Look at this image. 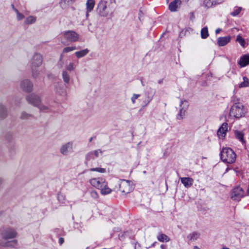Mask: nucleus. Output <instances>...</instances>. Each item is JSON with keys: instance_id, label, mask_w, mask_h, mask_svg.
<instances>
[{"instance_id": "f257e3e1", "label": "nucleus", "mask_w": 249, "mask_h": 249, "mask_svg": "<svg viewBox=\"0 0 249 249\" xmlns=\"http://www.w3.org/2000/svg\"><path fill=\"white\" fill-rule=\"evenodd\" d=\"M238 99H235L233 97L232 101L233 102V105L231 106L230 111V115L231 117L235 118H240L244 117L246 113V109L244 107L242 103L238 102Z\"/></svg>"}, {"instance_id": "f03ea898", "label": "nucleus", "mask_w": 249, "mask_h": 249, "mask_svg": "<svg viewBox=\"0 0 249 249\" xmlns=\"http://www.w3.org/2000/svg\"><path fill=\"white\" fill-rule=\"evenodd\" d=\"M220 157L223 162L228 164L234 163L236 159V154L229 147H223L220 153Z\"/></svg>"}, {"instance_id": "7ed1b4c3", "label": "nucleus", "mask_w": 249, "mask_h": 249, "mask_svg": "<svg viewBox=\"0 0 249 249\" xmlns=\"http://www.w3.org/2000/svg\"><path fill=\"white\" fill-rule=\"evenodd\" d=\"M97 12L100 16L106 17L111 16L113 13V10L107 1L101 0L98 4Z\"/></svg>"}, {"instance_id": "20e7f679", "label": "nucleus", "mask_w": 249, "mask_h": 249, "mask_svg": "<svg viewBox=\"0 0 249 249\" xmlns=\"http://www.w3.org/2000/svg\"><path fill=\"white\" fill-rule=\"evenodd\" d=\"M73 142L72 141L68 142L63 144L59 149L60 153L64 156H67L73 152Z\"/></svg>"}, {"instance_id": "39448f33", "label": "nucleus", "mask_w": 249, "mask_h": 249, "mask_svg": "<svg viewBox=\"0 0 249 249\" xmlns=\"http://www.w3.org/2000/svg\"><path fill=\"white\" fill-rule=\"evenodd\" d=\"M61 35L65 39L71 42H76L79 38L78 34L73 31H64Z\"/></svg>"}, {"instance_id": "423d86ee", "label": "nucleus", "mask_w": 249, "mask_h": 249, "mask_svg": "<svg viewBox=\"0 0 249 249\" xmlns=\"http://www.w3.org/2000/svg\"><path fill=\"white\" fill-rule=\"evenodd\" d=\"M189 103L186 100H181L179 104V112L177 115V120H182L185 117V113L188 108Z\"/></svg>"}, {"instance_id": "0eeeda50", "label": "nucleus", "mask_w": 249, "mask_h": 249, "mask_svg": "<svg viewBox=\"0 0 249 249\" xmlns=\"http://www.w3.org/2000/svg\"><path fill=\"white\" fill-rule=\"evenodd\" d=\"M133 186L130 181L126 180H122L119 183V190L120 192L124 194H128L133 190Z\"/></svg>"}, {"instance_id": "6e6552de", "label": "nucleus", "mask_w": 249, "mask_h": 249, "mask_svg": "<svg viewBox=\"0 0 249 249\" xmlns=\"http://www.w3.org/2000/svg\"><path fill=\"white\" fill-rule=\"evenodd\" d=\"M26 99L29 104L36 107L42 102L40 97L35 93H31L27 95Z\"/></svg>"}, {"instance_id": "1a4fd4ad", "label": "nucleus", "mask_w": 249, "mask_h": 249, "mask_svg": "<svg viewBox=\"0 0 249 249\" xmlns=\"http://www.w3.org/2000/svg\"><path fill=\"white\" fill-rule=\"evenodd\" d=\"M243 189L240 187L233 188L231 194V198L234 201H239L244 196Z\"/></svg>"}, {"instance_id": "9d476101", "label": "nucleus", "mask_w": 249, "mask_h": 249, "mask_svg": "<svg viewBox=\"0 0 249 249\" xmlns=\"http://www.w3.org/2000/svg\"><path fill=\"white\" fill-rule=\"evenodd\" d=\"M1 234L3 239L8 240L15 238L17 232L14 229L7 228L1 231Z\"/></svg>"}, {"instance_id": "9b49d317", "label": "nucleus", "mask_w": 249, "mask_h": 249, "mask_svg": "<svg viewBox=\"0 0 249 249\" xmlns=\"http://www.w3.org/2000/svg\"><path fill=\"white\" fill-rule=\"evenodd\" d=\"M42 56L39 53H35L31 60V68H38L42 63Z\"/></svg>"}, {"instance_id": "f8f14e48", "label": "nucleus", "mask_w": 249, "mask_h": 249, "mask_svg": "<svg viewBox=\"0 0 249 249\" xmlns=\"http://www.w3.org/2000/svg\"><path fill=\"white\" fill-rule=\"evenodd\" d=\"M106 180L102 178H93L89 180V183L93 187L100 189L102 186L106 185Z\"/></svg>"}, {"instance_id": "ddd939ff", "label": "nucleus", "mask_w": 249, "mask_h": 249, "mask_svg": "<svg viewBox=\"0 0 249 249\" xmlns=\"http://www.w3.org/2000/svg\"><path fill=\"white\" fill-rule=\"evenodd\" d=\"M33 84L29 79L22 80L20 83L21 89L26 92H30L33 90Z\"/></svg>"}, {"instance_id": "4468645a", "label": "nucleus", "mask_w": 249, "mask_h": 249, "mask_svg": "<svg viewBox=\"0 0 249 249\" xmlns=\"http://www.w3.org/2000/svg\"><path fill=\"white\" fill-rule=\"evenodd\" d=\"M228 131V124L225 122L222 124L217 130V134L219 139H223Z\"/></svg>"}, {"instance_id": "2eb2a0df", "label": "nucleus", "mask_w": 249, "mask_h": 249, "mask_svg": "<svg viewBox=\"0 0 249 249\" xmlns=\"http://www.w3.org/2000/svg\"><path fill=\"white\" fill-rule=\"evenodd\" d=\"M222 1L223 0H204L203 6L207 8H209L221 3Z\"/></svg>"}, {"instance_id": "dca6fc26", "label": "nucleus", "mask_w": 249, "mask_h": 249, "mask_svg": "<svg viewBox=\"0 0 249 249\" xmlns=\"http://www.w3.org/2000/svg\"><path fill=\"white\" fill-rule=\"evenodd\" d=\"M231 40V36H230L219 37L217 38V44L219 46H224L227 45Z\"/></svg>"}, {"instance_id": "f3484780", "label": "nucleus", "mask_w": 249, "mask_h": 249, "mask_svg": "<svg viewBox=\"0 0 249 249\" xmlns=\"http://www.w3.org/2000/svg\"><path fill=\"white\" fill-rule=\"evenodd\" d=\"M181 4V1L180 0H174L171 2L169 5V9L171 12H176L179 6Z\"/></svg>"}, {"instance_id": "a211bd4d", "label": "nucleus", "mask_w": 249, "mask_h": 249, "mask_svg": "<svg viewBox=\"0 0 249 249\" xmlns=\"http://www.w3.org/2000/svg\"><path fill=\"white\" fill-rule=\"evenodd\" d=\"M95 5V0H88L86 2V17L89 15V13L92 11Z\"/></svg>"}, {"instance_id": "6ab92c4d", "label": "nucleus", "mask_w": 249, "mask_h": 249, "mask_svg": "<svg viewBox=\"0 0 249 249\" xmlns=\"http://www.w3.org/2000/svg\"><path fill=\"white\" fill-rule=\"evenodd\" d=\"M181 182L184 185L186 188L190 187L193 184L194 180L191 178H181Z\"/></svg>"}, {"instance_id": "aec40b11", "label": "nucleus", "mask_w": 249, "mask_h": 249, "mask_svg": "<svg viewBox=\"0 0 249 249\" xmlns=\"http://www.w3.org/2000/svg\"><path fill=\"white\" fill-rule=\"evenodd\" d=\"M238 64L241 67H244L249 64V54H245L240 59Z\"/></svg>"}, {"instance_id": "412c9836", "label": "nucleus", "mask_w": 249, "mask_h": 249, "mask_svg": "<svg viewBox=\"0 0 249 249\" xmlns=\"http://www.w3.org/2000/svg\"><path fill=\"white\" fill-rule=\"evenodd\" d=\"M53 106L50 105L49 106L43 105L42 104V102L40 105L37 106V108L39 109V110L41 112H45V113H49L53 111L52 109Z\"/></svg>"}, {"instance_id": "4be33fe9", "label": "nucleus", "mask_w": 249, "mask_h": 249, "mask_svg": "<svg viewBox=\"0 0 249 249\" xmlns=\"http://www.w3.org/2000/svg\"><path fill=\"white\" fill-rule=\"evenodd\" d=\"M234 136L240 142H241L243 144L245 143V140L244 139V134L242 131L235 130L234 132Z\"/></svg>"}, {"instance_id": "5701e85b", "label": "nucleus", "mask_w": 249, "mask_h": 249, "mask_svg": "<svg viewBox=\"0 0 249 249\" xmlns=\"http://www.w3.org/2000/svg\"><path fill=\"white\" fill-rule=\"evenodd\" d=\"M56 92L60 95L65 96L66 94V89L62 84H58L55 87Z\"/></svg>"}, {"instance_id": "b1692460", "label": "nucleus", "mask_w": 249, "mask_h": 249, "mask_svg": "<svg viewBox=\"0 0 249 249\" xmlns=\"http://www.w3.org/2000/svg\"><path fill=\"white\" fill-rule=\"evenodd\" d=\"M7 115V110L5 106L0 104V119H3Z\"/></svg>"}, {"instance_id": "393cba45", "label": "nucleus", "mask_w": 249, "mask_h": 249, "mask_svg": "<svg viewBox=\"0 0 249 249\" xmlns=\"http://www.w3.org/2000/svg\"><path fill=\"white\" fill-rule=\"evenodd\" d=\"M200 233L196 231L193 232L189 234H188L187 236V238L189 239L190 241H194L196 240L200 237Z\"/></svg>"}, {"instance_id": "a878e982", "label": "nucleus", "mask_w": 249, "mask_h": 249, "mask_svg": "<svg viewBox=\"0 0 249 249\" xmlns=\"http://www.w3.org/2000/svg\"><path fill=\"white\" fill-rule=\"evenodd\" d=\"M157 239L160 242H169L170 241V238L165 234L161 232H159L157 236Z\"/></svg>"}, {"instance_id": "bb28decb", "label": "nucleus", "mask_w": 249, "mask_h": 249, "mask_svg": "<svg viewBox=\"0 0 249 249\" xmlns=\"http://www.w3.org/2000/svg\"><path fill=\"white\" fill-rule=\"evenodd\" d=\"M62 77L65 84H69L70 81V75L66 70H63L62 72Z\"/></svg>"}, {"instance_id": "cd10ccee", "label": "nucleus", "mask_w": 249, "mask_h": 249, "mask_svg": "<svg viewBox=\"0 0 249 249\" xmlns=\"http://www.w3.org/2000/svg\"><path fill=\"white\" fill-rule=\"evenodd\" d=\"M32 77L34 78H37L42 72V70H39L38 68H31Z\"/></svg>"}, {"instance_id": "c85d7f7f", "label": "nucleus", "mask_w": 249, "mask_h": 249, "mask_svg": "<svg viewBox=\"0 0 249 249\" xmlns=\"http://www.w3.org/2000/svg\"><path fill=\"white\" fill-rule=\"evenodd\" d=\"M20 118L22 120H31L34 118L33 114L27 113L26 111H22L21 113Z\"/></svg>"}, {"instance_id": "c756f323", "label": "nucleus", "mask_w": 249, "mask_h": 249, "mask_svg": "<svg viewBox=\"0 0 249 249\" xmlns=\"http://www.w3.org/2000/svg\"><path fill=\"white\" fill-rule=\"evenodd\" d=\"M0 245L2 247H12L16 248L17 245V241L14 240L10 242H6L4 243L0 242Z\"/></svg>"}, {"instance_id": "7c9ffc66", "label": "nucleus", "mask_w": 249, "mask_h": 249, "mask_svg": "<svg viewBox=\"0 0 249 249\" xmlns=\"http://www.w3.org/2000/svg\"><path fill=\"white\" fill-rule=\"evenodd\" d=\"M96 159V157L93 155L92 151H90L89 153H88L86 155V160H85V164H88L89 163L91 160H93Z\"/></svg>"}, {"instance_id": "2f4dec72", "label": "nucleus", "mask_w": 249, "mask_h": 249, "mask_svg": "<svg viewBox=\"0 0 249 249\" xmlns=\"http://www.w3.org/2000/svg\"><path fill=\"white\" fill-rule=\"evenodd\" d=\"M101 193L103 195H106L111 193L112 190L107 186V183L106 181V185L105 187H101Z\"/></svg>"}, {"instance_id": "473e14b6", "label": "nucleus", "mask_w": 249, "mask_h": 249, "mask_svg": "<svg viewBox=\"0 0 249 249\" xmlns=\"http://www.w3.org/2000/svg\"><path fill=\"white\" fill-rule=\"evenodd\" d=\"M89 52V50L88 49H85L75 52V55L78 58H80L86 55Z\"/></svg>"}, {"instance_id": "72a5a7b5", "label": "nucleus", "mask_w": 249, "mask_h": 249, "mask_svg": "<svg viewBox=\"0 0 249 249\" xmlns=\"http://www.w3.org/2000/svg\"><path fill=\"white\" fill-rule=\"evenodd\" d=\"M155 94V91L154 90L150 88L149 91H147L146 93V95L147 96V104H148L153 99L154 95Z\"/></svg>"}, {"instance_id": "f704fd0d", "label": "nucleus", "mask_w": 249, "mask_h": 249, "mask_svg": "<svg viewBox=\"0 0 249 249\" xmlns=\"http://www.w3.org/2000/svg\"><path fill=\"white\" fill-rule=\"evenodd\" d=\"M209 36L208 29L207 27L203 28L201 30V37L203 39H206Z\"/></svg>"}, {"instance_id": "c9c22d12", "label": "nucleus", "mask_w": 249, "mask_h": 249, "mask_svg": "<svg viewBox=\"0 0 249 249\" xmlns=\"http://www.w3.org/2000/svg\"><path fill=\"white\" fill-rule=\"evenodd\" d=\"M243 82L241 83L239 85V87L240 88H242L244 87H247L249 86V79L247 77H243Z\"/></svg>"}, {"instance_id": "e433bc0d", "label": "nucleus", "mask_w": 249, "mask_h": 249, "mask_svg": "<svg viewBox=\"0 0 249 249\" xmlns=\"http://www.w3.org/2000/svg\"><path fill=\"white\" fill-rule=\"evenodd\" d=\"M36 21V18L34 16H30L26 18L25 20V23L27 24H31L35 23Z\"/></svg>"}, {"instance_id": "4c0bfd02", "label": "nucleus", "mask_w": 249, "mask_h": 249, "mask_svg": "<svg viewBox=\"0 0 249 249\" xmlns=\"http://www.w3.org/2000/svg\"><path fill=\"white\" fill-rule=\"evenodd\" d=\"M236 41L238 42L242 47H245L246 46V41L241 36L238 35L237 36Z\"/></svg>"}, {"instance_id": "58836bf2", "label": "nucleus", "mask_w": 249, "mask_h": 249, "mask_svg": "<svg viewBox=\"0 0 249 249\" xmlns=\"http://www.w3.org/2000/svg\"><path fill=\"white\" fill-rule=\"evenodd\" d=\"M76 49V47L75 46H71V47H67L64 48L63 50V53H67L70 52Z\"/></svg>"}, {"instance_id": "ea45409f", "label": "nucleus", "mask_w": 249, "mask_h": 249, "mask_svg": "<svg viewBox=\"0 0 249 249\" xmlns=\"http://www.w3.org/2000/svg\"><path fill=\"white\" fill-rule=\"evenodd\" d=\"M74 70L73 63L71 62L69 64L66 65V70L67 71H71Z\"/></svg>"}, {"instance_id": "a19ab883", "label": "nucleus", "mask_w": 249, "mask_h": 249, "mask_svg": "<svg viewBox=\"0 0 249 249\" xmlns=\"http://www.w3.org/2000/svg\"><path fill=\"white\" fill-rule=\"evenodd\" d=\"M89 170L90 171H96V172H98L102 173L106 172V169L103 168H98V167L93 168H90L89 169Z\"/></svg>"}, {"instance_id": "79ce46f5", "label": "nucleus", "mask_w": 249, "mask_h": 249, "mask_svg": "<svg viewBox=\"0 0 249 249\" xmlns=\"http://www.w3.org/2000/svg\"><path fill=\"white\" fill-rule=\"evenodd\" d=\"M241 11V7H238L234 9L231 13V15L232 16H236L239 15V14L240 13Z\"/></svg>"}, {"instance_id": "37998d69", "label": "nucleus", "mask_w": 249, "mask_h": 249, "mask_svg": "<svg viewBox=\"0 0 249 249\" xmlns=\"http://www.w3.org/2000/svg\"><path fill=\"white\" fill-rule=\"evenodd\" d=\"M92 152L96 158H98L99 155H102L103 153V151H102L101 149H97L94 151H92Z\"/></svg>"}, {"instance_id": "c03bdc74", "label": "nucleus", "mask_w": 249, "mask_h": 249, "mask_svg": "<svg viewBox=\"0 0 249 249\" xmlns=\"http://www.w3.org/2000/svg\"><path fill=\"white\" fill-rule=\"evenodd\" d=\"M140 94H134L132 97H131V101L132 103L135 104L136 100L138 99L139 97H140Z\"/></svg>"}, {"instance_id": "a18cd8bd", "label": "nucleus", "mask_w": 249, "mask_h": 249, "mask_svg": "<svg viewBox=\"0 0 249 249\" xmlns=\"http://www.w3.org/2000/svg\"><path fill=\"white\" fill-rule=\"evenodd\" d=\"M90 196L93 198H97L98 196V195L96 191H92L90 192Z\"/></svg>"}, {"instance_id": "49530a36", "label": "nucleus", "mask_w": 249, "mask_h": 249, "mask_svg": "<svg viewBox=\"0 0 249 249\" xmlns=\"http://www.w3.org/2000/svg\"><path fill=\"white\" fill-rule=\"evenodd\" d=\"M17 18L18 20H20L24 18V16L20 13H18V14H17Z\"/></svg>"}, {"instance_id": "de8ad7c7", "label": "nucleus", "mask_w": 249, "mask_h": 249, "mask_svg": "<svg viewBox=\"0 0 249 249\" xmlns=\"http://www.w3.org/2000/svg\"><path fill=\"white\" fill-rule=\"evenodd\" d=\"M57 198H58V200L60 201L64 200V196H63V195H62L61 194H58Z\"/></svg>"}, {"instance_id": "09e8293b", "label": "nucleus", "mask_w": 249, "mask_h": 249, "mask_svg": "<svg viewBox=\"0 0 249 249\" xmlns=\"http://www.w3.org/2000/svg\"><path fill=\"white\" fill-rule=\"evenodd\" d=\"M119 238L120 240H123L124 238V233L119 234Z\"/></svg>"}, {"instance_id": "8fccbe9b", "label": "nucleus", "mask_w": 249, "mask_h": 249, "mask_svg": "<svg viewBox=\"0 0 249 249\" xmlns=\"http://www.w3.org/2000/svg\"><path fill=\"white\" fill-rule=\"evenodd\" d=\"M64 242V239L63 238L60 237L59 239V243L60 245H62L63 244Z\"/></svg>"}, {"instance_id": "3c124183", "label": "nucleus", "mask_w": 249, "mask_h": 249, "mask_svg": "<svg viewBox=\"0 0 249 249\" xmlns=\"http://www.w3.org/2000/svg\"><path fill=\"white\" fill-rule=\"evenodd\" d=\"M134 244V249H137L138 248V247H140V245L138 242L135 243Z\"/></svg>"}, {"instance_id": "603ef678", "label": "nucleus", "mask_w": 249, "mask_h": 249, "mask_svg": "<svg viewBox=\"0 0 249 249\" xmlns=\"http://www.w3.org/2000/svg\"><path fill=\"white\" fill-rule=\"evenodd\" d=\"M161 249H167V246L165 245H160Z\"/></svg>"}, {"instance_id": "864d4df0", "label": "nucleus", "mask_w": 249, "mask_h": 249, "mask_svg": "<svg viewBox=\"0 0 249 249\" xmlns=\"http://www.w3.org/2000/svg\"><path fill=\"white\" fill-rule=\"evenodd\" d=\"M221 31V29L220 28H217V29L215 30V34H219Z\"/></svg>"}, {"instance_id": "5fc2aeb1", "label": "nucleus", "mask_w": 249, "mask_h": 249, "mask_svg": "<svg viewBox=\"0 0 249 249\" xmlns=\"http://www.w3.org/2000/svg\"><path fill=\"white\" fill-rule=\"evenodd\" d=\"M162 82H163V79H160V80H159L158 81V83H159V84H162Z\"/></svg>"}, {"instance_id": "6e6d98bb", "label": "nucleus", "mask_w": 249, "mask_h": 249, "mask_svg": "<svg viewBox=\"0 0 249 249\" xmlns=\"http://www.w3.org/2000/svg\"><path fill=\"white\" fill-rule=\"evenodd\" d=\"M14 11L17 14H18V13H19V11H18V10L17 9H16V8L14 9Z\"/></svg>"}, {"instance_id": "4d7b16f0", "label": "nucleus", "mask_w": 249, "mask_h": 249, "mask_svg": "<svg viewBox=\"0 0 249 249\" xmlns=\"http://www.w3.org/2000/svg\"><path fill=\"white\" fill-rule=\"evenodd\" d=\"M193 249H200L198 247L196 246H194Z\"/></svg>"}, {"instance_id": "13d9d810", "label": "nucleus", "mask_w": 249, "mask_h": 249, "mask_svg": "<svg viewBox=\"0 0 249 249\" xmlns=\"http://www.w3.org/2000/svg\"><path fill=\"white\" fill-rule=\"evenodd\" d=\"M247 194H248V195L249 196V186H248V188L247 189Z\"/></svg>"}, {"instance_id": "bf43d9fd", "label": "nucleus", "mask_w": 249, "mask_h": 249, "mask_svg": "<svg viewBox=\"0 0 249 249\" xmlns=\"http://www.w3.org/2000/svg\"><path fill=\"white\" fill-rule=\"evenodd\" d=\"M11 6H12V8L13 10H14V9H16V8L14 6V4H12Z\"/></svg>"}, {"instance_id": "052dcab7", "label": "nucleus", "mask_w": 249, "mask_h": 249, "mask_svg": "<svg viewBox=\"0 0 249 249\" xmlns=\"http://www.w3.org/2000/svg\"><path fill=\"white\" fill-rule=\"evenodd\" d=\"M92 139H93V138L92 137H91L89 140V142H91L92 141Z\"/></svg>"}, {"instance_id": "680f3d73", "label": "nucleus", "mask_w": 249, "mask_h": 249, "mask_svg": "<svg viewBox=\"0 0 249 249\" xmlns=\"http://www.w3.org/2000/svg\"><path fill=\"white\" fill-rule=\"evenodd\" d=\"M222 249H229V248H227V247H223V248H222Z\"/></svg>"}, {"instance_id": "e2e57ef3", "label": "nucleus", "mask_w": 249, "mask_h": 249, "mask_svg": "<svg viewBox=\"0 0 249 249\" xmlns=\"http://www.w3.org/2000/svg\"><path fill=\"white\" fill-rule=\"evenodd\" d=\"M185 2H188L189 0H183Z\"/></svg>"}, {"instance_id": "0e129e2a", "label": "nucleus", "mask_w": 249, "mask_h": 249, "mask_svg": "<svg viewBox=\"0 0 249 249\" xmlns=\"http://www.w3.org/2000/svg\"><path fill=\"white\" fill-rule=\"evenodd\" d=\"M61 42H62L63 44H65V43L64 41H63L62 40H61Z\"/></svg>"}, {"instance_id": "69168bd1", "label": "nucleus", "mask_w": 249, "mask_h": 249, "mask_svg": "<svg viewBox=\"0 0 249 249\" xmlns=\"http://www.w3.org/2000/svg\"><path fill=\"white\" fill-rule=\"evenodd\" d=\"M141 83H142V84L143 86V85H143V83L142 82V81Z\"/></svg>"}, {"instance_id": "338daca9", "label": "nucleus", "mask_w": 249, "mask_h": 249, "mask_svg": "<svg viewBox=\"0 0 249 249\" xmlns=\"http://www.w3.org/2000/svg\"><path fill=\"white\" fill-rule=\"evenodd\" d=\"M17 106H18V105L17 103H16Z\"/></svg>"}]
</instances>
